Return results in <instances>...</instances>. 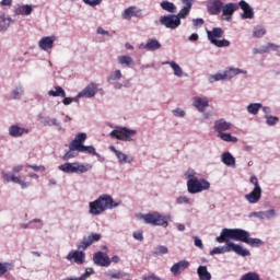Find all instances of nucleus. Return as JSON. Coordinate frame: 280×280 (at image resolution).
I'll return each instance as SVG.
<instances>
[{
  "label": "nucleus",
  "instance_id": "nucleus-1",
  "mask_svg": "<svg viewBox=\"0 0 280 280\" xmlns=\"http://www.w3.org/2000/svg\"><path fill=\"white\" fill-rule=\"evenodd\" d=\"M228 240H234V242H243L253 248H259L264 246V242L261 238H253L250 237V233L243 229H229L224 228L221 231L220 236L215 237V242L219 244H224Z\"/></svg>",
  "mask_w": 280,
  "mask_h": 280
},
{
  "label": "nucleus",
  "instance_id": "nucleus-2",
  "mask_svg": "<svg viewBox=\"0 0 280 280\" xmlns=\"http://www.w3.org/2000/svg\"><path fill=\"white\" fill-rule=\"evenodd\" d=\"M86 138L88 136L85 132L77 133L74 139H72L69 144V150L66 151L63 160L69 161L71 159H75V156H78V154L81 152L82 154H91L92 156H97L98 161L101 162L104 161L102 160V155L95 150V147L84 145Z\"/></svg>",
  "mask_w": 280,
  "mask_h": 280
},
{
  "label": "nucleus",
  "instance_id": "nucleus-3",
  "mask_svg": "<svg viewBox=\"0 0 280 280\" xmlns=\"http://www.w3.org/2000/svg\"><path fill=\"white\" fill-rule=\"evenodd\" d=\"M100 240H102V234L100 233H91L86 236H83V238L77 245L78 249L71 250L67 255L66 259L68 261H74V264L82 266V264L86 261V253H84V250H86V248H89L90 246H93L95 242H100Z\"/></svg>",
  "mask_w": 280,
  "mask_h": 280
},
{
  "label": "nucleus",
  "instance_id": "nucleus-4",
  "mask_svg": "<svg viewBox=\"0 0 280 280\" xmlns=\"http://www.w3.org/2000/svg\"><path fill=\"white\" fill-rule=\"evenodd\" d=\"M119 205L121 203L116 202L110 195L103 194L89 203V213L90 215H102L104 211L115 209L119 207Z\"/></svg>",
  "mask_w": 280,
  "mask_h": 280
},
{
  "label": "nucleus",
  "instance_id": "nucleus-5",
  "mask_svg": "<svg viewBox=\"0 0 280 280\" xmlns=\"http://www.w3.org/2000/svg\"><path fill=\"white\" fill-rule=\"evenodd\" d=\"M197 173L192 168H188L184 176L187 178L186 187L188 194H202L211 189V183L206 178H198Z\"/></svg>",
  "mask_w": 280,
  "mask_h": 280
},
{
  "label": "nucleus",
  "instance_id": "nucleus-6",
  "mask_svg": "<svg viewBox=\"0 0 280 280\" xmlns=\"http://www.w3.org/2000/svg\"><path fill=\"white\" fill-rule=\"evenodd\" d=\"M225 246H219L211 249L210 255H224V253H236L241 257H250V250L244 248L242 245H237L231 241H224Z\"/></svg>",
  "mask_w": 280,
  "mask_h": 280
},
{
  "label": "nucleus",
  "instance_id": "nucleus-7",
  "mask_svg": "<svg viewBox=\"0 0 280 280\" xmlns=\"http://www.w3.org/2000/svg\"><path fill=\"white\" fill-rule=\"evenodd\" d=\"M207 38L211 45L214 47H231V42L229 39H220L224 36V30L222 27H213L211 31L206 30Z\"/></svg>",
  "mask_w": 280,
  "mask_h": 280
},
{
  "label": "nucleus",
  "instance_id": "nucleus-8",
  "mask_svg": "<svg viewBox=\"0 0 280 280\" xmlns=\"http://www.w3.org/2000/svg\"><path fill=\"white\" fill-rule=\"evenodd\" d=\"M58 170L65 174H86V172H91V170H93V165L90 163L82 164L80 162H68L59 165Z\"/></svg>",
  "mask_w": 280,
  "mask_h": 280
},
{
  "label": "nucleus",
  "instance_id": "nucleus-9",
  "mask_svg": "<svg viewBox=\"0 0 280 280\" xmlns=\"http://www.w3.org/2000/svg\"><path fill=\"white\" fill-rule=\"evenodd\" d=\"M109 137L118 141L132 142L135 141V137H137V130L117 126L109 132Z\"/></svg>",
  "mask_w": 280,
  "mask_h": 280
},
{
  "label": "nucleus",
  "instance_id": "nucleus-10",
  "mask_svg": "<svg viewBox=\"0 0 280 280\" xmlns=\"http://www.w3.org/2000/svg\"><path fill=\"white\" fill-rule=\"evenodd\" d=\"M142 220L145 224H151L152 226H167L170 222V215H162L159 212H152L142 214Z\"/></svg>",
  "mask_w": 280,
  "mask_h": 280
},
{
  "label": "nucleus",
  "instance_id": "nucleus-11",
  "mask_svg": "<svg viewBox=\"0 0 280 280\" xmlns=\"http://www.w3.org/2000/svg\"><path fill=\"white\" fill-rule=\"evenodd\" d=\"M180 21L176 14H167L160 18V21H154L155 25H163L166 30H178Z\"/></svg>",
  "mask_w": 280,
  "mask_h": 280
},
{
  "label": "nucleus",
  "instance_id": "nucleus-12",
  "mask_svg": "<svg viewBox=\"0 0 280 280\" xmlns=\"http://www.w3.org/2000/svg\"><path fill=\"white\" fill-rule=\"evenodd\" d=\"M124 78V73H121V70L116 69L107 77V82L115 89V91H120L122 86L127 88V85H122L119 80Z\"/></svg>",
  "mask_w": 280,
  "mask_h": 280
},
{
  "label": "nucleus",
  "instance_id": "nucleus-13",
  "mask_svg": "<svg viewBox=\"0 0 280 280\" xmlns=\"http://www.w3.org/2000/svg\"><path fill=\"white\" fill-rule=\"evenodd\" d=\"M110 152H114L115 156L118 159V163L120 165H128L130 163H135V158L132 155H128L120 150H117L115 147H109Z\"/></svg>",
  "mask_w": 280,
  "mask_h": 280
},
{
  "label": "nucleus",
  "instance_id": "nucleus-14",
  "mask_svg": "<svg viewBox=\"0 0 280 280\" xmlns=\"http://www.w3.org/2000/svg\"><path fill=\"white\" fill-rule=\"evenodd\" d=\"M192 106L198 110V113H205L209 108V97L195 96L192 98Z\"/></svg>",
  "mask_w": 280,
  "mask_h": 280
},
{
  "label": "nucleus",
  "instance_id": "nucleus-15",
  "mask_svg": "<svg viewBox=\"0 0 280 280\" xmlns=\"http://www.w3.org/2000/svg\"><path fill=\"white\" fill-rule=\"evenodd\" d=\"M93 261L96 266H102L103 268L110 266V257L104 252H96L93 256Z\"/></svg>",
  "mask_w": 280,
  "mask_h": 280
},
{
  "label": "nucleus",
  "instance_id": "nucleus-16",
  "mask_svg": "<svg viewBox=\"0 0 280 280\" xmlns=\"http://www.w3.org/2000/svg\"><path fill=\"white\" fill-rule=\"evenodd\" d=\"M212 128L217 135H220V132H226V130H231V128H233V124L224 118H220L213 122Z\"/></svg>",
  "mask_w": 280,
  "mask_h": 280
},
{
  "label": "nucleus",
  "instance_id": "nucleus-17",
  "mask_svg": "<svg viewBox=\"0 0 280 280\" xmlns=\"http://www.w3.org/2000/svg\"><path fill=\"white\" fill-rule=\"evenodd\" d=\"M58 40V37L56 35L45 36L38 42L39 49H43V51H49V49H54V43Z\"/></svg>",
  "mask_w": 280,
  "mask_h": 280
},
{
  "label": "nucleus",
  "instance_id": "nucleus-18",
  "mask_svg": "<svg viewBox=\"0 0 280 280\" xmlns=\"http://www.w3.org/2000/svg\"><path fill=\"white\" fill-rule=\"evenodd\" d=\"M122 18L130 21L132 18L143 19V10L138 7H129L122 12Z\"/></svg>",
  "mask_w": 280,
  "mask_h": 280
},
{
  "label": "nucleus",
  "instance_id": "nucleus-19",
  "mask_svg": "<svg viewBox=\"0 0 280 280\" xmlns=\"http://www.w3.org/2000/svg\"><path fill=\"white\" fill-rule=\"evenodd\" d=\"M9 135L13 137V139H19L23 137V135H30V129L21 127L20 125H11L9 127Z\"/></svg>",
  "mask_w": 280,
  "mask_h": 280
},
{
  "label": "nucleus",
  "instance_id": "nucleus-20",
  "mask_svg": "<svg viewBox=\"0 0 280 280\" xmlns=\"http://www.w3.org/2000/svg\"><path fill=\"white\" fill-rule=\"evenodd\" d=\"M224 5V2L222 0H209L207 2V9L209 14L218 15L220 12H222V8Z\"/></svg>",
  "mask_w": 280,
  "mask_h": 280
},
{
  "label": "nucleus",
  "instance_id": "nucleus-21",
  "mask_svg": "<svg viewBox=\"0 0 280 280\" xmlns=\"http://www.w3.org/2000/svg\"><path fill=\"white\" fill-rule=\"evenodd\" d=\"M187 268H189L188 260H179L171 267V273L173 277H178L179 275H183Z\"/></svg>",
  "mask_w": 280,
  "mask_h": 280
},
{
  "label": "nucleus",
  "instance_id": "nucleus-22",
  "mask_svg": "<svg viewBox=\"0 0 280 280\" xmlns=\"http://www.w3.org/2000/svg\"><path fill=\"white\" fill-rule=\"evenodd\" d=\"M238 8L243 10V13L241 14V18L246 20V19H255V11L250 5H248V2L241 0L238 2Z\"/></svg>",
  "mask_w": 280,
  "mask_h": 280
},
{
  "label": "nucleus",
  "instance_id": "nucleus-23",
  "mask_svg": "<svg viewBox=\"0 0 280 280\" xmlns=\"http://www.w3.org/2000/svg\"><path fill=\"white\" fill-rule=\"evenodd\" d=\"M162 45L156 38H149L145 44H140L139 49H145L147 51H159Z\"/></svg>",
  "mask_w": 280,
  "mask_h": 280
},
{
  "label": "nucleus",
  "instance_id": "nucleus-24",
  "mask_svg": "<svg viewBox=\"0 0 280 280\" xmlns=\"http://www.w3.org/2000/svg\"><path fill=\"white\" fill-rule=\"evenodd\" d=\"M245 200H247L249 205H257V202L261 200V188H254L250 192L246 194Z\"/></svg>",
  "mask_w": 280,
  "mask_h": 280
},
{
  "label": "nucleus",
  "instance_id": "nucleus-25",
  "mask_svg": "<svg viewBox=\"0 0 280 280\" xmlns=\"http://www.w3.org/2000/svg\"><path fill=\"white\" fill-rule=\"evenodd\" d=\"M107 279H124L130 280V273H124L117 269H109L105 272Z\"/></svg>",
  "mask_w": 280,
  "mask_h": 280
},
{
  "label": "nucleus",
  "instance_id": "nucleus-26",
  "mask_svg": "<svg viewBox=\"0 0 280 280\" xmlns=\"http://www.w3.org/2000/svg\"><path fill=\"white\" fill-rule=\"evenodd\" d=\"M97 95V85L95 83H90L84 90L79 92V97H95Z\"/></svg>",
  "mask_w": 280,
  "mask_h": 280
},
{
  "label": "nucleus",
  "instance_id": "nucleus-27",
  "mask_svg": "<svg viewBox=\"0 0 280 280\" xmlns=\"http://www.w3.org/2000/svg\"><path fill=\"white\" fill-rule=\"evenodd\" d=\"M222 16H233V13L240 10V3L229 2L222 7Z\"/></svg>",
  "mask_w": 280,
  "mask_h": 280
},
{
  "label": "nucleus",
  "instance_id": "nucleus-28",
  "mask_svg": "<svg viewBox=\"0 0 280 280\" xmlns=\"http://www.w3.org/2000/svg\"><path fill=\"white\" fill-rule=\"evenodd\" d=\"M224 73H225V80H233L235 75H241V74L246 75L248 71L240 68L230 67L224 70Z\"/></svg>",
  "mask_w": 280,
  "mask_h": 280
},
{
  "label": "nucleus",
  "instance_id": "nucleus-29",
  "mask_svg": "<svg viewBox=\"0 0 280 280\" xmlns=\"http://www.w3.org/2000/svg\"><path fill=\"white\" fill-rule=\"evenodd\" d=\"M23 95H25V88L23 86V84L18 83L10 92V100H21Z\"/></svg>",
  "mask_w": 280,
  "mask_h": 280
},
{
  "label": "nucleus",
  "instance_id": "nucleus-30",
  "mask_svg": "<svg viewBox=\"0 0 280 280\" xmlns=\"http://www.w3.org/2000/svg\"><path fill=\"white\" fill-rule=\"evenodd\" d=\"M118 65L122 67V69H130L132 65H135V59L128 55H120L117 57Z\"/></svg>",
  "mask_w": 280,
  "mask_h": 280
},
{
  "label": "nucleus",
  "instance_id": "nucleus-31",
  "mask_svg": "<svg viewBox=\"0 0 280 280\" xmlns=\"http://www.w3.org/2000/svg\"><path fill=\"white\" fill-rule=\"evenodd\" d=\"M32 12H34V8L32 7V4L18 5V8H15L14 10V14H16L18 16H30Z\"/></svg>",
  "mask_w": 280,
  "mask_h": 280
},
{
  "label": "nucleus",
  "instance_id": "nucleus-32",
  "mask_svg": "<svg viewBox=\"0 0 280 280\" xmlns=\"http://www.w3.org/2000/svg\"><path fill=\"white\" fill-rule=\"evenodd\" d=\"M221 163H223V165H226V167H236L235 156H233L231 152H224L221 155Z\"/></svg>",
  "mask_w": 280,
  "mask_h": 280
},
{
  "label": "nucleus",
  "instance_id": "nucleus-33",
  "mask_svg": "<svg viewBox=\"0 0 280 280\" xmlns=\"http://www.w3.org/2000/svg\"><path fill=\"white\" fill-rule=\"evenodd\" d=\"M162 65H168L171 69H173L174 75L176 78H183V75H185V72H183V68L174 60L163 61Z\"/></svg>",
  "mask_w": 280,
  "mask_h": 280
},
{
  "label": "nucleus",
  "instance_id": "nucleus-34",
  "mask_svg": "<svg viewBox=\"0 0 280 280\" xmlns=\"http://www.w3.org/2000/svg\"><path fill=\"white\" fill-rule=\"evenodd\" d=\"M197 275L199 280H211V272L207 269V266H199L197 268Z\"/></svg>",
  "mask_w": 280,
  "mask_h": 280
},
{
  "label": "nucleus",
  "instance_id": "nucleus-35",
  "mask_svg": "<svg viewBox=\"0 0 280 280\" xmlns=\"http://www.w3.org/2000/svg\"><path fill=\"white\" fill-rule=\"evenodd\" d=\"M160 8L164 10L165 12H170V14H176V4L174 2H170L167 0H164L160 3Z\"/></svg>",
  "mask_w": 280,
  "mask_h": 280
},
{
  "label": "nucleus",
  "instance_id": "nucleus-36",
  "mask_svg": "<svg viewBox=\"0 0 280 280\" xmlns=\"http://www.w3.org/2000/svg\"><path fill=\"white\" fill-rule=\"evenodd\" d=\"M217 137H219V139L222 141H226L228 143H237L238 141L237 137L224 131L218 133Z\"/></svg>",
  "mask_w": 280,
  "mask_h": 280
},
{
  "label": "nucleus",
  "instance_id": "nucleus-37",
  "mask_svg": "<svg viewBox=\"0 0 280 280\" xmlns=\"http://www.w3.org/2000/svg\"><path fill=\"white\" fill-rule=\"evenodd\" d=\"M12 18H5L4 14H0V32H8Z\"/></svg>",
  "mask_w": 280,
  "mask_h": 280
},
{
  "label": "nucleus",
  "instance_id": "nucleus-38",
  "mask_svg": "<svg viewBox=\"0 0 280 280\" xmlns=\"http://www.w3.org/2000/svg\"><path fill=\"white\" fill-rule=\"evenodd\" d=\"M48 95L49 97H67V92L62 86H55V90L48 91Z\"/></svg>",
  "mask_w": 280,
  "mask_h": 280
},
{
  "label": "nucleus",
  "instance_id": "nucleus-39",
  "mask_svg": "<svg viewBox=\"0 0 280 280\" xmlns=\"http://www.w3.org/2000/svg\"><path fill=\"white\" fill-rule=\"evenodd\" d=\"M260 108H264L261 103H252L247 105V113H249V115H258Z\"/></svg>",
  "mask_w": 280,
  "mask_h": 280
},
{
  "label": "nucleus",
  "instance_id": "nucleus-40",
  "mask_svg": "<svg viewBox=\"0 0 280 280\" xmlns=\"http://www.w3.org/2000/svg\"><path fill=\"white\" fill-rule=\"evenodd\" d=\"M44 126H55L57 130H62V126L58 122L56 118H45L43 121Z\"/></svg>",
  "mask_w": 280,
  "mask_h": 280
},
{
  "label": "nucleus",
  "instance_id": "nucleus-41",
  "mask_svg": "<svg viewBox=\"0 0 280 280\" xmlns=\"http://www.w3.org/2000/svg\"><path fill=\"white\" fill-rule=\"evenodd\" d=\"M222 80H226V74L225 72H219L217 74H212L209 77V82L213 84V82H220Z\"/></svg>",
  "mask_w": 280,
  "mask_h": 280
},
{
  "label": "nucleus",
  "instance_id": "nucleus-42",
  "mask_svg": "<svg viewBox=\"0 0 280 280\" xmlns=\"http://www.w3.org/2000/svg\"><path fill=\"white\" fill-rule=\"evenodd\" d=\"M39 224L36 225L35 229H43V220L40 219H33L28 223H22L20 226L21 229H30V224Z\"/></svg>",
  "mask_w": 280,
  "mask_h": 280
},
{
  "label": "nucleus",
  "instance_id": "nucleus-43",
  "mask_svg": "<svg viewBox=\"0 0 280 280\" xmlns=\"http://www.w3.org/2000/svg\"><path fill=\"white\" fill-rule=\"evenodd\" d=\"M170 253V249L165 245H159L155 247V250L153 252V255L155 257H159L161 255H167Z\"/></svg>",
  "mask_w": 280,
  "mask_h": 280
},
{
  "label": "nucleus",
  "instance_id": "nucleus-44",
  "mask_svg": "<svg viewBox=\"0 0 280 280\" xmlns=\"http://www.w3.org/2000/svg\"><path fill=\"white\" fill-rule=\"evenodd\" d=\"M240 280H259V273L255 272V271H249L244 273Z\"/></svg>",
  "mask_w": 280,
  "mask_h": 280
},
{
  "label": "nucleus",
  "instance_id": "nucleus-45",
  "mask_svg": "<svg viewBox=\"0 0 280 280\" xmlns=\"http://www.w3.org/2000/svg\"><path fill=\"white\" fill-rule=\"evenodd\" d=\"M14 268V265L11 262H0V277H3L8 270H12Z\"/></svg>",
  "mask_w": 280,
  "mask_h": 280
},
{
  "label": "nucleus",
  "instance_id": "nucleus-46",
  "mask_svg": "<svg viewBox=\"0 0 280 280\" xmlns=\"http://www.w3.org/2000/svg\"><path fill=\"white\" fill-rule=\"evenodd\" d=\"M272 218H277V210L269 209V210L262 211V220H272Z\"/></svg>",
  "mask_w": 280,
  "mask_h": 280
},
{
  "label": "nucleus",
  "instance_id": "nucleus-47",
  "mask_svg": "<svg viewBox=\"0 0 280 280\" xmlns=\"http://www.w3.org/2000/svg\"><path fill=\"white\" fill-rule=\"evenodd\" d=\"M12 183L18 184L22 189H27V187H30V183L16 177L15 175H12Z\"/></svg>",
  "mask_w": 280,
  "mask_h": 280
},
{
  "label": "nucleus",
  "instance_id": "nucleus-48",
  "mask_svg": "<svg viewBox=\"0 0 280 280\" xmlns=\"http://www.w3.org/2000/svg\"><path fill=\"white\" fill-rule=\"evenodd\" d=\"M267 126H277L279 124V118L272 115H265Z\"/></svg>",
  "mask_w": 280,
  "mask_h": 280
},
{
  "label": "nucleus",
  "instance_id": "nucleus-49",
  "mask_svg": "<svg viewBox=\"0 0 280 280\" xmlns=\"http://www.w3.org/2000/svg\"><path fill=\"white\" fill-rule=\"evenodd\" d=\"M266 35V28H264L262 26H256L254 28V33L253 36L254 38H261V36Z\"/></svg>",
  "mask_w": 280,
  "mask_h": 280
},
{
  "label": "nucleus",
  "instance_id": "nucleus-50",
  "mask_svg": "<svg viewBox=\"0 0 280 280\" xmlns=\"http://www.w3.org/2000/svg\"><path fill=\"white\" fill-rule=\"evenodd\" d=\"M172 115L183 119V118L187 117V112H185V109H183L180 107H177V108L172 110Z\"/></svg>",
  "mask_w": 280,
  "mask_h": 280
},
{
  "label": "nucleus",
  "instance_id": "nucleus-51",
  "mask_svg": "<svg viewBox=\"0 0 280 280\" xmlns=\"http://www.w3.org/2000/svg\"><path fill=\"white\" fill-rule=\"evenodd\" d=\"M265 47V54H268V51H279L280 46L272 43H267L266 45H262Z\"/></svg>",
  "mask_w": 280,
  "mask_h": 280
},
{
  "label": "nucleus",
  "instance_id": "nucleus-52",
  "mask_svg": "<svg viewBox=\"0 0 280 280\" xmlns=\"http://www.w3.org/2000/svg\"><path fill=\"white\" fill-rule=\"evenodd\" d=\"M189 12H191V9L183 7L182 10L177 14H175V16H177L178 21H180L182 19H185L189 14Z\"/></svg>",
  "mask_w": 280,
  "mask_h": 280
},
{
  "label": "nucleus",
  "instance_id": "nucleus-53",
  "mask_svg": "<svg viewBox=\"0 0 280 280\" xmlns=\"http://www.w3.org/2000/svg\"><path fill=\"white\" fill-rule=\"evenodd\" d=\"M176 205H191V199L187 196H179L176 198Z\"/></svg>",
  "mask_w": 280,
  "mask_h": 280
},
{
  "label": "nucleus",
  "instance_id": "nucleus-54",
  "mask_svg": "<svg viewBox=\"0 0 280 280\" xmlns=\"http://www.w3.org/2000/svg\"><path fill=\"white\" fill-rule=\"evenodd\" d=\"M1 176L5 183H12V176H14V174L7 171H1Z\"/></svg>",
  "mask_w": 280,
  "mask_h": 280
},
{
  "label": "nucleus",
  "instance_id": "nucleus-55",
  "mask_svg": "<svg viewBox=\"0 0 280 280\" xmlns=\"http://www.w3.org/2000/svg\"><path fill=\"white\" fill-rule=\"evenodd\" d=\"M85 5H90V8H95L102 3V0H83Z\"/></svg>",
  "mask_w": 280,
  "mask_h": 280
},
{
  "label": "nucleus",
  "instance_id": "nucleus-56",
  "mask_svg": "<svg viewBox=\"0 0 280 280\" xmlns=\"http://www.w3.org/2000/svg\"><path fill=\"white\" fill-rule=\"evenodd\" d=\"M26 167H28L30 170H34V172H45V166L43 165H32V164H27Z\"/></svg>",
  "mask_w": 280,
  "mask_h": 280
},
{
  "label": "nucleus",
  "instance_id": "nucleus-57",
  "mask_svg": "<svg viewBox=\"0 0 280 280\" xmlns=\"http://www.w3.org/2000/svg\"><path fill=\"white\" fill-rule=\"evenodd\" d=\"M249 183L254 185V189H261V186H259V179L257 178V176H252L249 179Z\"/></svg>",
  "mask_w": 280,
  "mask_h": 280
},
{
  "label": "nucleus",
  "instance_id": "nucleus-58",
  "mask_svg": "<svg viewBox=\"0 0 280 280\" xmlns=\"http://www.w3.org/2000/svg\"><path fill=\"white\" fill-rule=\"evenodd\" d=\"M133 240H137L138 242H143V231L138 230L133 232Z\"/></svg>",
  "mask_w": 280,
  "mask_h": 280
},
{
  "label": "nucleus",
  "instance_id": "nucleus-59",
  "mask_svg": "<svg viewBox=\"0 0 280 280\" xmlns=\"http://www.w3.org/2000/svg\"><path fill=\"white\" fill-rule=\"evenodd\" d=\"M194 27H202L205 25V20L202 18L192 20Z\"/></svg>",
  "mask_w": 280,
  "mask_h": 280
},
{
  "label": "nucleus",
  "instance_id": "nucleus-60",
  "mask_svg": "<svg viewBox=\"0 0 280 280\" xmlns=\"http://www.w3.org/2000/svg\"><path fill=\"white\" fill-rule=\"evenodd\" d=\"M182 1L184 8L191 10L194 8V0H179Z\"/></svg>",
  "mask_w": 280,
  "mask_h": 280
},
{
  "label": "nucleus",
  "instance_id": "nucleus-61",
  "mask_svg": "<svg viewBox=\"0 0 280 280\" xmlns=\"http://www.w3.org/2000/svg\"><path fill=\"white\" fill-rule=\"evenodd\" d=\"M194 242H195V246H197V248H200L201 250H202V248H205V245L202 244V240H200V237L195 236Z\"/></svg>",
  "mask_w": 280,
  "mask_h": 280
},
{
  "label": "nucleus",
  "instance_id": "nucleus-62",
  "mask_svg": "<svg viewBox=\"0 0 280 280\" xmlns=\"http://www.w3.org/2000/svg\"><path fill=\"white\" fill-rule=\"evenodd\" d=\"M200 36L198 33H192L191 35L188 36L189 43H198Z\"/></svg>",
  "mask_w": 280,
  "mask_h": 280
},
{
  "label": "nucleus",
  "instance_id": "nucleus-63",
  "mask_svg": "<svg viewBox=\"0 0 280 280\" xmlns=\"http://www.w3.org/2000/svg\"><path fill=\"white\" fill-rule=\"evenodd\" d=\"M143 280H161V278L158 277V276L154 275V273H151V275L144 276V277H143Z\"/></svg>",
  "mask_w": 280,
  "mask_h": 280
},
{
  "label": "nucleus",
  "instance_id": "nucleus-64",
  "mask_svg": "<svg viewBox=\"0 0 280 280\" xmlns=\"http://www.w3.org/2000/svg\"><path fill=\"white\" fill-rule=\"evenodd\" d=\"M20 172H23V165H15L12 168V174H20Z\"/></svg>",
  "mask_w": 280,
  "mask_h": 280
}]
</instances>
